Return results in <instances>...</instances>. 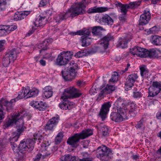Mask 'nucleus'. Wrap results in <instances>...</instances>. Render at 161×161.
<instances>
[{
	"label": "nucleus",
	"instance_id": "1",
	"mask_svg": "<svg viewBox=\"0 0 161 161\" xmlns=\"http://www.w3.org/2000/svg\"><path fill=\"white\" fill-rule=\"evenodd\" d=\"M21 114H18L12 115L11 118H9L6 123L8 127L13 125L14 124H15L17 125V130L12 133L9 138L11 145H12L13 143H14L15 142H16L18 140L20 134L26 129L25 127L23 126V117Z\"/></svg>",
	"mask_w": 161,
	"mask_h": 161
},
{
	"label": "nucleus",
	"instance_id": "2",
	"mask_svg": "<svg viewBox=\"0 0 161 161\" xmlns=\"http://www.w3.org/2000/svg\"><path fill=\"white\" fill-rule=\"evenodd\" d=\"M81 95L79 90L74 87H70L65 89L61 99L63 101L59 104V106L60 108L63 110H69L75 107L74 104L67 100L68 98H76Z\"/></svg>",
	"mask_w": 161,
	"mask_h": 161
},
{
	"label": "nucleus",
	"instance_id": "3",
	"mask_svg": "<svg viewBox=\"0 0 161 161\" xmlns=\"http://www.w3.org/2000/svg\"><path fill=\"white\" fill-rule=\"evenodd\" d=\"M85 1L84 0L80 3L75 7H72L66 13H60L56 16L54 18L56 22L59 23L70 16L73 17L83 14L84 12V8L86 7L84 4Z\"/></svg>",
	"mask_w": 161,
	"mask_h": 161
},
{
	"label": "nucleus",
	"instance_id": "4",
	"mask_svg": "<svg viewBox=\"0 0 161 161\" xmlns=\"http://www.w3.org/2000/svg\"><path fill=\"white\" fill-rule=\"evenodd\" d=\"M114 105L117 108V112H113L110 114V118L116 122H120L123 119L126 118V111L125 108H123V101L121 99H118L115 102Z\"/></svg>",
	"mask_w": 161,
	"mask_h": 161
},
{
	"label": "nucleus",
	"instance_id": "5",
	"mask_svg": "<svg viewBox=\"0 0 161 161\" xmlns=\"http://www.w3.org/2000/svg\"><path fill=\"white\" fill-rule=\"evenodd\" d=\"M93 132L90 129L83 130L79 133H76L69 137L67 143L73 147L76 148L79 146L78 142L80 139H84L92 135Z\"/></svg>",
	"mask_w": 161,
	"mask_h": 161
},
{
	"label": "nucleus",
	"instance_id": "6",
	"mask_svg": "<svg viewBox=\"0 0 161 161\" xmlns=\"http://www.w3.org/2000/svg\"><path fill=\"white\" fill-rule=\"evenodd\" d=\"M78 69V64L74 61H71L68 67H65L62 71V76L66 81L70 80L75 78L76 75V71Z\"/></svg>",
	"mask_w": 161,
	"mask_h": 161
},
{
	"label": "nucleus",
	"instance_id": "7",
	"mask_svg": "<svg viewBox=\"0 0 161 161\" xmlns=\"http://www.w3.org/2000/svg\"><path fill=\"white\" fill-rule=\"evenodd\" d=\"M39 92V91L37 89L34 88L30 89L29 87L27 86L26 88L22 90V92L18 95L17 97L11 100V102L12 103H14L16 101L25 97L26 98L35 97L38 95Z\"/></svg>",
	"mask_w": 161,
	"mask_h": 161
},
{
	"label": "nucleus",
	"instance_id": "8",
	"mask_svg": "<svg viewBox=\"0 0 161 161\" xmlns=\"http://www.w3.org/2000/svg\"><path fill=\"white\" fill-rule=\"evenodd\" d=\"M19 53V52L15 48L7 51L3 57L2 61L3 66L7 67L10 63H13L16 60L17 55Z\"/></svg>",
	"mask_w": 161,
	"mask_h": 161
},
{
	"label": "nucleus",
	"instance_id": "9",
	"mask_svg": "<svg viewBox=\"0 0 161 161\" xmlns=\"http://www.w3.org/2000/svg\"><path fill=\"white\" fill-rule=\"evenodd\" d=\"M73 52L71 51H63L58 55L56 64L59 65H64L70 60L73 55Z\"/></svg>",
	"mask_w": 161,
	"mask_h": 161
},
{
	"label": "nucleus",
	"instance_id": "10",
	"mask_svg": "<svg viewBox=\"0 0 161 161\" xmlns=\"http://www.w3.org/2000/svg\"><path fill=\"white\" fill-rule=\"evenodd\" d=\"M111 153L110 149L105 146L98 147L96 150L97 157L103 161L107 160L108 155Z\"/></svg>",
	"mask_w": 161,
	"mask_h": 161
},
{
	"label": "nucleus",
	"instance_id": "11",
	"mask_svg": "<svg viewBox=\"0 0 161 161\" xmlns=\"http://www.w3.org/2000/svg\"><path fill=\"white\" fill-rule=\"evenodd\" d=\"M34 141L32 139H27L21 141L18 148L20 150L31 152L34 147Z\"/></svg>",
	"mask_w": 161,
	"mask_h": 161
},
{
	"label": "nucleus",
	"instance_id": "12",
	"mask_svg": "<svg viewBox=\"0 0 161 161\" xmlns=\"http://www.w3.org/2000/svg\"><path fill=\"white\" fill-rule=\"evenodd\" d=\"M13 103L11 101L9 102L3 99H2L0 101V106L2 108L1 109H0V120L4 118L3 110H4L5 109L7 111H10L12 109V103Z\"/></svg>",
	"mask_w": 161,
	"mask_h": 161
},
{
	"label": "nucleus",
	"instance_id": "13",
	"mask_svg": "<svg viewBox=\"0 0 161 161\" xmlns=\"http://www.w3.org/2000/svg\"><path fill=\"white\" fill-rule=\"evenodd\" d=\"M137 75L133 73L129 75L126 78L125 83V88L126 90H128L133 86L134 83L137 78Z\"/></svg>",
	"mask_w": 161,
	"mask_h": 161
},
{
	"label": "nucleus",
	"instance_id": "14",
	"mask_svg": "<svg viewBox=\"0 0 161 161\" xmlns=\"http://www.w3.org/2000/svg\"><path fill=\"white\" fill-rule=\"evenodd\" d=\"M147 50L143 48L137 47L131 49L130 52L133 55L142 58H146L147 55Z\"/></svg>",
	"mask_w": 161,
	"mask_h": 161
},
{
	"label": "nucleus",
	"instance_id": "15",
	"mask_svg": "<svg viewBox=\"0 0 161 161\" xmlns=\"http://www.w3.org/2000/svg\"><path fill=\"white\" fill-rule=\"evenodd\" d=\"M141 75V76L144 78L147 79L148 81L147 82L151 84L152 82V80L151 78L152 77L151 75L149 72L148 69L146 66L142 65L140 67Z\"/></svg>",
	"mask_w": 161,
	"mask_h": 161
},
{
	"label": "nucleus",
	"instance_id": "16",
	"mask_svg": "<svg viewBox=\"0 0 161 161\" xmlns=\"http://www.w3.org/2000/svg\"><path fill=\"white\" fill-rule=\"evenodd\" d=\"M112 15H108L105 14L101 18L99 21L100 23L108 25H112L113 24L114 21Z\"/></svg>",
	"mask_w": 161,
	"mask_h": 161
},
{
	"label": "nucleus",
	"instance_id": "17",
	"mask_svg": "<svg viewBox=\"0 0 161 161\" xmlns=\"http://www.w3.org/2000/svg\"><path fill=\"white\" fill-rule=\"evenodd\" d=\"M111 106V104L110 102L105 103L102 105L99 115L103 120H104L106 118V114L109 111V108Z\"/></svg>",
	"mask_w": 161,
	"mask_h": 161
},
{
	"label": "nucleus",
	"instance_id": "18",
	"mask_svg": "<svg viewBox=\"0 0 161 161\" xmlns=\"http://www.w3.org/2000/svg\"><path fill=\"white\" fill-rule=\"evenodd\" d=\"M151 17V14L149 11L145 10L143 14L140 16L139 20L140 25H144L147 24Z\"/></svg>",
	"mask_w": 161,
	"mask_h": 161
},
{
	"label": "nucleus",
	"instance_id": "19",
	"mask_svg": "<svg viewBox=\"0 0 161 161\" xmlns=\"http://www.w3.org/2000/svg\"><path fill=\"white\" fill-rule=\"evenodd\" d=\"M115 89V87L113 86L107 85L105 88L101 91L97 97V99L100 100L103 96L110 93L114 91Z\"/></svg>",
	"mask_w": 161,
	"mask_h": 161
},
{
	"label": "nucleus",
	"instance_id": "20",
	"mask_svg": "<svg viewBox=\"0 0 161 161\" xmlns=\"http://www.w3.org/2000/svg\"><path fill=\"white\" fill-rule=\"evenodd\" d=\"M58 118L53 117L49 120L46 124L45 129L46 130H52L58 122Z\"/></svg>",
	"mask_w": 161,
	"mask_h": 161
},
{
	"label": "nucleus",
	"instance_id": "21",
	"mask_svg": "<svg viewBox=\"0 0 161 161\" xmlns=\"http://www.w3.org/2000/svg\"><path fill=\"white\" fill-rule=\"evenodd\" d=\"M123 106H124V107H123V108H125V110L126 112L128 110V112L130 114L131 116L134 117L135 115V109L136 107L134 103L127 105L124 104L123 102Z\"/></svg>",
	"mask_w": 161,
	"mask_h": 161
},
{
	"label": "nucleus",
	"instance_id": "22",
	"mask_svg": "<svg viewBox=\"0 0 161 161\" xmlns=\"http://www.w3.org/2000/svg\"><path fill=\"white\" fill-rule=\"evenodd\" d=\"M31 105L39 111L44 110L47 107L46 103L42 101H33L31 103Z\"/></svg>",
	"mask_w": 161,
	"mask_h": 161
},
{
	"label": "nucleus",
	"instance_id": "23",
	"mask_svg": "<svg viewBox=\"0 0 161 161\" xmlns=\"http://www.w3.org/2000/svg\"><path fill=\"white\" fill-rule=\"evenodd\" d=\"M112 38V36L110 34H108L105 36L102 39L100 44L103 46L104 49H107L109 44L108 42Z\"/></svg>",
	"mask_w": 161,
	"mask_h": 161
},
{
	"label": "nucleus",
	"instance_id": "24",
	"mask_svg": "<svg viewBox=\"0 0 161 161\" xmlns=\"http://www.w3.org/2000/svg\"><path fill=\"white\" fill-rule=\"evenodd\" d=\"M43 95L46 98H49L53 95V91L51 86H47L44 87L43 89Z\"/></svg>",
	"mask_w": 161,
	"mask_h": 161
},
{
	"label": "nucleus",
	"instance_id": "25",
	"mask_svg": "<svg viewBox=\"0 0 161 161\" xmlns=\"http://www.w3.org/2000/svg\"><path fill=\"white\" fill-rule=\"evenodd\" d=\"M108 8L107 7H94L90 8L88 11V13H102L107 11Z\"/></svg>",
	"mask_w": 161,
	"mask_h": 161
},
{
	"label": "nucleus",
	"instance_id": "26",
	"mask_svg": "<svg viewBox=\"0 0 161 161\" xmlns=\"http://www.w3.org/2000/svg\"><path fill=\"white\" fill-rule=\"evenodd\" d=\"M45 18V16L42 17L41 16H39L34 22L35 27L42 26L45 25L46 21Z\"/></svg>",
	"mask_w": 161,
	"mask_h": 161
},
{
	"label": "nucleus",
	"instance_id": "27",
	"mask_svg": "<svg viewBox=\"0 0 161 161\" xmlns=\"http://www.w3.org/2000/svg\"><path fill=\"white\" fill-rule=\"evenodd\" d=\"M128 41L125 38H121L118 41L117 46L118 47L122 48H126L127 47Z\"/></svg>",
	"mask_w": 161,
	"mask_h": 161
},
{
	"label": "nucleus",
	"instance_id": "28",
	"mask_svg": "<svg viewBox=\"0 0 161 161\" xmlns=\"http://www.w3.org/2000/svg\"><path fill=\"white\" fill-rule=\"evenodd\" d=\"M115 5H118L121 8V12L124 15L126 14L127 10V9L130 8L129 5L127 4H123L120 3H116Z\"/></svg>",
	"mask_w": 161,
	"mask_h": 161
},
{
	"label": "nucleus",
	"instance_id": "29",
	"mask_svg": "<svg viewBox=\"0 0 161 161\" xmlns=\"http://www.w3.org/2000/svg\"><path fill=\"white\" fill-rule=\"evenodd\" d=\"M103 30V28L101 26H95L92 28V33L95 35L100 36L102 35L101 31Z\"/></svg>",
	"mask_w": 161,
	"mask_h": 161
},
{
	"label": "nucleus",
	"instance_id": "30",
	"mask_svg": "<svg viewBox=\"0 0 161 161\" xmlns=\"http://www.w3.org/2000/svg\"><path fill=\"white\" fill-rule=\"evenodd\" d=\"M81 38L82 46L86 47L90 44L92 41L91 38L86 37L85 36H82Z\"/></svg>",
	"mask_w": 161,
	"mask_h": 161
},
{
	"label": "nucleus",
	"instance_id": "31",
	"mask_svg": "<svg viewBox=\"0 0 161 161\" xmlns=\"http://www.w3.org/2000/svg\"><path fill=\"white\" fill-rule=\"evenodd\" d=\"M60 160L61 161H77L75 156H71L69 154L62 157Z\"/></svg>",
	"mask_w": 161,
	"mask_h": 161
},
{
	"label": "nucleus",
	"instance_id": "32",
	"mask_svg": "<svg viewBox=\"0 0 161 161\" xmlns=\"http://www.w3.org/2000/svg\"><path fill=\"white\" fill-rule=\"evenodd\" d=\"M152 43L156 45H161V37L158 36H153L152 38Z\"/></svg>",
	"mask_w": 161,
	"mask_h": 161
},
{
	"label": "nucleus",
	"instance_id": "33",
	"mask_svg": "<svg viewBox=\"0 0 161 161\" xmlns=\"http://www.w3.org/2000/svg\"><path fill=\"white\" fill-rule=\"evenodd\" d=\"M45 153L42 152V154L38 153L36 155V158L34 159L35 161H39L41 156H42L43 158H46L50 155V153H47V151L46 150L44 151Z\"/></svg>",
	"mask_w": 161,
	"mask_h": 161
},
{
	"label": "nucleus",
	"instance_id": "34",
	"mask_svg": "<svg viewBox=\"0 0 161 161\" xmlns=\"http://www.w3.org/2000/svg\"><path fill=\"white\" fill-rule=\"evenodd\" d=\"M158 51V50H156L154 49H152L149 51L147 50V57L153 58L157 57L158 54L157 53Z\"/></svg>",
	"mask_w": 161,
	"mask_h": 161
},
{
	"label": "nucleus",
	"instance_id": "35",
	"mask_svg": "<svg viewBox=\"0 0 161 161\" xmlns=\"http://www.w3.org/2000/svg\"><path fill=\"white\" fill-rule=\"evenodd\" d=\"M10 0H0V14L6 9L7 1Z\"/></svg>",
	"mask_w": 161,
	"mask_h": 161
},
{
	"label": "nucleus",
	"instance_id": "36",
	"mask_svg": "<svg viewBox=\"0 0 161 161\" xmlns=\"http://www.w3.org/2000/svg\"><path fill=\"white\" fill-rule=\"evenodd\" d=\"M6 34L9 33L11 31L16 30L17 27L16 25H3Z\"/></svg>",
	"mask_w": 161,
	"mask_h": 161
},
{
	"label": "nucleus",
	"instance_id": "37",
	"mask_svg": "<svg viewBox=\"0 0 161 161\" xmlns=\"http://www.w3.org/2000/svg\"><path fill=\"white\" fill-rule=\"evenodd\" d=\"M48 45L49 43H47V42L45 41L39 44L38 46V47L39 48H41V49L39 50L40 53H41L42 50H46Z\"/></svg>",
	"mask_w": 161,
	"mask_h": 161
},
{
	"label": "nucleus",
	"instance_id": "38",
	"mask_svg": "<svg viewBox=\"0 0 161 161\" xmlns=\"http://www.w3.org/2000/svg\"><path fill=\"white\" fill-rule=\"evenodd\" d=\"M152 87L155 90L157 89L158 90L157 91L159 92L161 90V82L157 81L153 82Z\"/></svg>",
	"mask_w": 161,
	"mask_h": 161
},
{
	"label": "nucleus",
	"instance_id": "39",
	"mask_svg": "<svg viewBox=\"0 0 161 161\" xmlns=\"http://www.w3.org/2000/svg\"><path fill=\"white\" fill-rule=\"evenodd\" d=\"M148 90V96L150 97H154L159 93V91H155V89H153L152 86L149 87Z\"/></svg>",
	"mask_w": 161,
	"mask_h": 161
},
{
	"label": "nucleus",
	"instance_id": "40",
	"mask_svg": "<svg viewBox=\"0 0 161 161\" xmlns=\"http://www.w3.org/2000/svg\"><path fill=\"white\" fill-rule=\"evenodd\" d=\"M63 137V134L62 132H59L55 139V144H59L61 142Z\"/></svg>",
	"mask_w": 161,
	"mask_h": 161
},
{
	"label": "nucleus",
	"instance_id": "41",
	"mask_svg": "<svg viewBox=\"0 0 161 161\" xmlns=\"http://www.w3.org/2000/svg\"><path fill=\"white\" fill-rule=\"evenodd\" d=\"M82 154L83 158L80 159V161H92V158H89L90 156L86 152H83Z\"/></svg>",
	"mask_w": 161,
	"mask_h": 161
},
{
	"label": "nucleus",
	"instance_id": "42",
	"mask_svg": "<svg viewBox=\"0 0 161 161\" xmlns=\"http://www.w3.org/2000/svg\"><path fill=\"white\" fill-rule=\"evenodd\" d=\"M23 19L24 18L22 15V12H17L14 16L15 20H20Z\"/></svg>",
	"mask_w": 161,
	"mask_h": 161
},
{
	"label": "nucleus",
	"instance_id": "43",
	"mask_svg": "<svg viewBox=\"0 0 161 161\" xmlns=\"http://www.w3.org/2000/svg\"><path fill=\"white\" fill-rule=\"evenodd\" d=\"M145 123V121L143 118L141 119L136 125L135 127L137 129H141L142 128L144 127Z\"/></svg>",
	"mask_w": 161,
	"mask_h": 161
},
{
	"label": "nucleus",
	"instance_id": "44",
	"mask_svg": "<svg viewBox=\"0 0 161 161\" xmlns=\"http://www.w3.org/2000/svg\"><path fill=\"white\" fill-rule=\"evenodd\" d=\"M101 131L103 135L104 136H106L108 134V129L105 125H103L102 127Z\"/></svg>",
	"mask_w": 161,
	"mask_h": 161
},
{
	"label": "nucleus",
	"instance_id": "45",
	"mask_svg": "<svg viewBox=\"0 0 161 161\" xmlns=\"http://www.w3.org/2000/svg\"><path fill=\"white\" fill-rule=\"evenodd\" d=\"M141 3L140 2H135L130 3L129 5L130 8H136Z\"/></svg>",
	"mask_w": 161,
	"mask_h": 161
},
{
	"label": "nucleus",
	"instance_id": "46",
	"mask_svg": "<svg viewBox=\"0 0 161 161\" xmlns=\"http://www.w3.org/2000/svg\"><path fill=\"white\" fill-rule=\"evenodd\" d=\"M142 94L139 91H135L133 92V97L135 98H139L142 97Z\"/></svg>",
	"mask_w": 161,
	"mask_h": 161
},
{
	"label": "nucleus",
	"instance_id": "47",
	"mask_svg": "<svg viewBox=\"0 0 161 161\" xmlns=\"http://www.w3.org/2000/svg\"><path fill=\"white\" fill-rule=\"evenodd\" d=\"M85 54L84 50H82L76 53L75 55L76 57L80 58L83 57Z\"/></svg>",
	"mask_w": 161,
	"mask_h": 161
},
{
	"label": "nucleus",
	"instance_id": "48",
	"mask_svg": "<svg viewBox=\"0 0 161 161\" xmlns=\"http://www.w3.org/2000/svg\"><path fill=\"white\" fill-rule=\"evenodd\" d=\"M3 25H0V36L6 35Z\"/></svg>",
	"mask_w": 161,
	"mask_h": 161
},
{
	"label": "nucleus",
	"instance_id": "49",
	"mask_svg": "<svg viewBox=\"0 0 161 161\" xmlns=\"http://www.w3.org/2000/svg\"><path fill=\"white\" fill-rule=\"evenodd\" d=\"M116 74L113 75L111 79L109 80L110 82H114L116 81L118 78L117 73V72L115 73Z\"/></svg>",
	"mask_w": 161,
	"mask_h": 161
},
{
	"label": "nucleus",
	"instance_id": "50",
	"mask_svg": "<svg viewBox=\"0 0 161 161\" xmlns=\"http://www.w3.org/2000/svg\"><path fill=\"white\" fill-rule=\"evenodd\" d=\"M49 0H41L39 3L40 7H43L49 3Z\"/></svg>",
	"mask_w": 161,
	"mask_h": 161
},
{
	"label": "nucleus",
	"instance_id": "51",
	"mask_svg": "<svg viewBox=\"0 0 161 161\" xmlns=\"http://www.w3.org/2000/svg\"><path fill=\"white\" fill-rule=\"evenodd\" d=\"M42 136L40 135L39 134H35L34 135V140L33 141H34V143H35V140H36L37 139H38L39 140H41V138H42Z\"/></svg>",
	"mask_w": 161,
	"mask_h": 161
},
{
	"label": "nucleus",
	"instance_id": "52",
	"mask_svg": "<svg viewBox=\"0 0 161 161\" xmlns=\"http://www.w3.org/2000/svg\"><path fill=\"white\" fill-rule=\"evenodd\" d=\"M149 31L150 33H155L157 31V28L156 26H154V27L150 28L149 29Z\"/></svg>",
	"mask_w": 161,
	"mask_h": 161
},
{
	"label": "nucleus",
	"instance_id": "53",
	"mask_svg": "<svg viewBox=\"0 0 161 161\" xmlns=\"http://www.w3.org/2000/svg\"><path fill=\"white\" fill-rule=\"evenodd\" d=\"M90 31L89 29H86L85 30H84V35L86 37H88L90 34Z\"/></svg>",
	"mask_w": 161,
	"mask_h": 161
},
{
	"label": "nucleus",
	"instance_id": "54",
	"mask_svg": "<svg viewBox=\"0 0 161 161\" xmlns=\"http://www.w3.org/2000/svg\"><path fill=\"white\" fill-rule=\"evenodd\" d=\"M119 19L121 22L123 23L125 21V15H121L119 17Z\"/></svg>",
	"mask_w": 161,
	"mask_h": 161
},
{
	"label": "nucleus",
	"instance_id": "55",
	"mask_svg": "<svg viewBox=\"0 0 161 161\" xmlns=\"http://www.w3.org/2000/svg\"><path fill=\"white\" fill-rule=\"evenodd\" d=\"M5 41L4 40L0 41V51L3 49V44L4 43Z\"/></svg>",
	"mask_w": 161,
	"mask_h": 161
},
{
	"label": "nucleus",
	"instance_id": "56",
	"mask_svg": "<svg viewBox=\"0 0 161 161\" xmlns=\"http://www.w3.org/2000/svg\"><path fill=\"white\" fill-rule=\"evenodd\" d=\"M156 117L158 119H161V112H158L157 113Z\"/></svg>",
	"mask_w": 161,
	"mask_h": 161
},
{
	"label": "nucleus",
	"instance_id": "57",
	"mask_svg": "<svg viewBox=\"0 0 161 161\" xmlns=\"http://www.w3.org/2000/svg\"><path fill=\"white\" fill-rule=\"evenodd\" d=\"M30 12L28 11H24L22 12V15L24 17V18L26 17V16L29 14Z\"/></svg>",
	"mask_w": 161,
	"mask_h": 161
},
{
	"label": "nucleus",
	"instance_id": "58",
	"mask_svg": "<svg viewBox=\"0 0 161 161\" xmlns=\"http://www.w3.org/2000/svg\"><path fill=\"white\" fill-rule=\"evenodd\" d=\"M84 30H80L77 31V35H84Z\"/></svg>",
	"mask_w": 161,
	"mask_h": 161
},
{
	"label": "nucleus",
	"instance_id": "59",
	"mask_svg": "<svg viewBox=\"0 0 161 161\" xmlns=\"http://www.w3.org/2000/svg\"><path fill=\"white\" fill-rule=\"evenodd\" d=\"M131 158L132 159H133L134 160H137L139 159V156H138V155H133L131 157Z\"/></svg>",
	"mask_w": 161,
	"mask_h": 161
},
{
	"label": "nucleus",
	"instance_id": "60",
	"mask_svg": "<svg viewBox=\"0 0 161 161\" xmlns=\"http://www.w3.org/2000/svg\"><path fill=\"white\" fill-rule=\"evenodd\" d=\"M40 64L42 66H45L46 65V61L43 59H41L40 61Z\"/></svg>",
	"mask_w": 161,
	"mask_h": 161
},
{
	"label": "nucleus",
	"instance_id": "61",
	"mask_svg": "<svg viewBox=\"0 0 161 161\" xmlns=\"http://www.w3.org/2000/svg\"><path fill=\"white\" fill-rule=\"evenodd\" d=\"M46 14L47 15V16H51L52 14V11L50 10H47Z\"/></svg>",
	"mask_w": 161,
	"mask_h": 161
},
{
	"label": "nucleus",
	"instance_id": "62",
	"mask_svg": "<svg viewBox=\"0 0 161 161\" xmlns=\"http://www.w3.org/2000/svg\"><path fill=\"white\" fill-rule=\"evenodd\" d=\"M130 65V64H127V67L125 68V70L122 71V73H124L125 71H127L128 70V68L129 67Z\"/></svg>",
	"mask_w": 161,
	"mask_h": 161
},
{
	"label": "nucleus",
	"instance_id": "63",
	"mask_svg": "<svg viewBox=\"0 0 161 161\" xmlns=\"http://www.w3.org/2000/svg\"><path fill=\"white\" fill-rule=\"evenodd\" d=\"M83 84V82L80 80H78L77 82V85L78 86H80Z\"/></svg>",
	"mask_w": 161,
	"mask_h": 161
},
{
	"label": "nucleus",
	"instance_id": "64",
	"mask_svg": "<svg viewBox=\"0 0 161 161\" xmlns=\"http://www.w3.org/2000/svg\"><path fill=\"white\" fill-rule=\"evenodd\" d=\"M156 153L158 155H161V147L157 151Z\"/></svg>",
	"mask_w": 161,
	"mask_h": 161
}]
</instances>
